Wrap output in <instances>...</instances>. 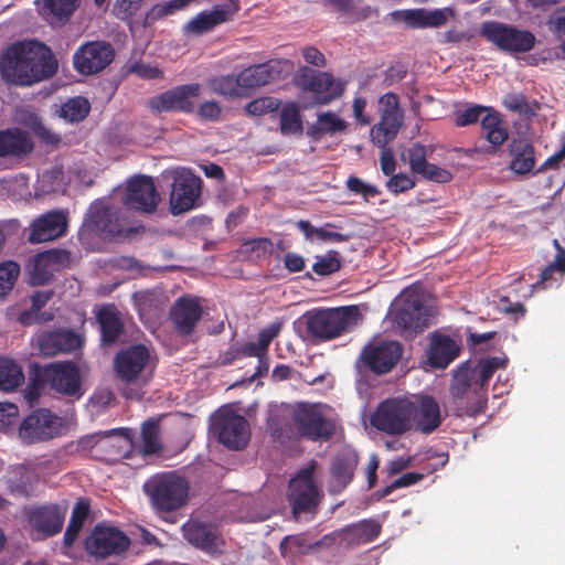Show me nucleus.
Listing matches in <instances>:
<instances>
[{
  "label": "nucleus",
  "instance_id": "nucleus-1",
  "mask_svg": "<svg viewBox=\"0 0 565 565\" xmlns=\"http://www.w3.org/2000/svg\"><path fill=\"white\" fill-rule=\"evenodd\" d=\"M58 63L52 50L36 40L12 44L2 55L0 71L14 85L31 86L54 76Z\"/></svg>",
  "mask_w": 565,
  "mask_h": 565
},
{
  "label": "nucleus",
  "instance_id": "nucleus-2",
  "mask_svg": "<svg viewBox=\"0 0 565 565\" xmlns=\"http://www.w3.org/2000/svg\"><path fill=\"white\" fill-rule=\"evenodd\" d=\"M138 232L125 212L104 202L94 203L78 231V241L87 250H102L106 242H117Z\"/></svg>",
  "mask_w": 565,
  "mask_h": 565
},
{
  "label": "nucleus",
  "instance_id": "nucleus-3",
  "mask_svg": "<svg viewBox=\"0 0 565 565\" xmlns=\"http://www.w3.org/2000/svg\"><path fill=\"white\" fill-rule=\"evenodd\" d=\"M142 490L158 514L179 511L186 507L190 499L189 481L174 470L152 475L143 483Z\"/></svg>",
  "mask_w": 565,
  "mask_h": 565
},
{
  "label": "nucleus",
  "instance_id": "nucleus-4",
  "mask_svg": "<svg viewBox=\"0 0 565 565\" xmlns=\"http://www.w3.org/2000/svg\"><path fill=\"white\" fill-rule=\"evenodd\" d=\"M449 404L457 417L476 416L486 411L487 390L479 387L475 371L468 362L461 363L452 374Z\"/></svg>",
  "mask_w": 565,
  "mask_h": 565
},
{
  "label": "nucleus",
  "instance_id": "nucleus-5",
  "mask_svg": "<svg viewBox=\"0 0 565 565\" xmlns=\"http://www.w3.org/2000/svg\"><path fill=\"white\" fill-rule=\"evenodd\" d=\"M361 318L356 306L313 309L307 311L301 321L308 337L318 341H329L341 337Z\"/></svg>",
  "mask_w": 565,
  "mask_h": 565
},
{
  "label": "nucleus",
  "instance_id": "nucleus-6",
  "mask_svg": "<svg viewBox=\"0 0 565 565\" xmlns=\"http://www.w3.org/2000/svg\"><path fill=\"white\" fill-rule=\"evenodd\" d=\"M415 417L416 403L408 398L391 397L377 405L371 424L387 435L401 436L413 428Z\"/></svg>",
  "mask_w": 565,
  "mask_h": 565
},
{
  "label": "nucleus",
  "instance_id": "nucleus-7",
  "mask_svg": "<svg viewBox=\"0 0 565 565\" xmlns=\"http://www.w3.org/2000/svg\"><path fill=\"white\" fill-rule=\"evenodd\" d=\"M480 35L500 51L511 54L527 53L536 42L535 35L531 31L499 21L483 22Z\"/></svg>",
  "mask_w": 565,
  "mask_h": 565
},
{
  "label": "nucleus",
  "instance_id": "nucleus-8",
  "mask_svg": "<svg viewBox=\"0 0 565 565\" xmlns=\"http://www.w3.org/2000/svg\"><path fill=\"white\" fill-rule=\"evenodd\" d=\"M202 192V179L189 169L172 172V184L169 198L170 212L179 215L199 205Z\"/></svg>",
  "mask_w": 565,
  "mask_h": 565
},
{
  "label": "nucleus",
  "instance_id": "nucleus-9",
  "mask_svg": "<svg viewBox=\"0 0 565 565\" xmlns=\"http://www.w3.org/2000/svg\"><path fill=\"white\" fill-rule=\"evenodd\" d=\"M129 545L130 541L121 530L105 523L96 524L84 541L86 552L98 559L120 555Z\"/></svg>",
  "mask_w": 565,
  "mask_h": 565
},
{
  "label": "nucleus",
  "instance_id": "nucleus-10",
  "mask_svg": "<svg viewBox=\"0 0 565 565\" xmlns=\"http://www.w3.org/2000/svg\"><path fill=\"white\" fill-rule=\"evenodd\" d=\"M212 430L217 440L231 450H243L250 438L247 419L233 411L217 412L213 417Z\"/></svg>",
  "mask_w": 565,
  "mask_h": 565
},
{
  "label": "nucleus",
  "instance_id": "nucleus-11",
  "mask_svg": "<svg viewBox=\"0 0 565 565\" xmlns=\"http://www.w3.org/2000/svg\"><path fill=\"white\" fill-rule=\"evenodd\" d=\"M315 465L302 469L289 484L288 500L294 516L298 520L301 514H315L320 501V494L313 480Z\"/></svg>",
  "mask_w": 565,
  "mask_h": 565
},
{
  "label": "nucleus",
  "instance_id": "nucleus-12",
  "mask_svg": "<svg viewBox=\"0 0 565 565\" xmlns=\"http://www.w3.org/2000/svg\"><path fill=\"white\" fill-rule=\"evenodd\" d=\"M200 94L201 85L199 83L184 84L149 98L147 107L154 115L172 111L190 114L194 110L192 98Z\"/></svg>",
  "mask_w": 565,
  "mask_h": 565
},
{
  "label": "nucleus",
  "instance_id": "nucleus-13",
  "mask_svg": "<svg viewBox=\"0 0 565 565\" xmlns=\"http://www.w3.org/2000/svg\"><path fill=\"white\" fill-rule=\"evenodd\" d=\"M292 422L298 433L312 441H327L335 430L332 420L326 418L318 408L306 403H300L294 408Z\"/></svg>",
  "mask_w": 565,
  "mask_h": 565
},
{
  "label": "nucleus",
  "instance_id": "nucleus-14",
  "mask_svg": "<svg viewBox=\"0 0 565 565\" xmlns=\"http://www.w3.org/2000/svg\"><path fill=\"white\" fill-rule=\"evenodd\" d=\"M62 431V420L49 409H39L23 419L19 427V438L32 445L55 438Z\"/></svg>",
  "mask_w": 565,
  "mask_h": 565
},
{
  "label": "nucleus",
  "instance_id": "nucleus-15",
  "mask_svg": "<svg viewBox=\"0 0 565 565\" xmlns=\"http://www.w3.org/2000/svg\"><path fill=\"white\" fill-rule=\"evenodd\" d=\"M150 361V351L143 344H132L119 350L114 358L116 377L126 385L138 382Z\"/></svg>",
  "mask_w": 565,
  "mask_h": 565
},
{
  "label": "nucleus",
  "instance_id": "nucleus-16",
  "mask_svg": "<svg viewBox=\"0 0 565 565\" xmlns=\"http://www.w3.org/2000/svg\"><path fill=\"white\" fill-rule=\"evenodd\" d=\"M113 45L105 41H92L82 45L73 55L74 67L83 75L105 70L115 58Z\"/></svg>",
  "mask_w": 565,
  "mask_h": 565
},
{
  "label": "nucleus",
  "instance_id": "nucleus-17",
  "mask_svg": "<svg viewBox=\"0 0 565 565\" xmlns=\"http://www.w3.org/2000/svg\"><path fill=\"white\" fill-rule=\"evenodd\" d=\"M160 200L153 179L138 175L129 181L122 202L128 209L149 214L156 211Z\"/></svg>",
  "mask_w": 565,
  "mask_h": 565
},
{
  "label": "nucleus",
  "instance_id": "nucleus-18",
  "mask_svg": "<svg viewBox=\"0 0 565 565\" xmlns=\"http://www.w3.org/2000/svg\"><path fill=\"white\" fill-rule=\"evenodd\" d=\"M135 430L129 427H118L108 430L98 431L95 459L98 460H116L117 458L126 459V450H134Z\"/></svg>",
  "mask_w": 565,
  "mask_h": 565
},
{
  "label": "nucleus",
  "instance_id": "nucleus-19",
  "mask_svg": "<svg viewBox=\"0 0 565 565\" xmlns=\"http://www.w3.org/2000/svg\"><path fill=\"white\" fill-rule=\"evenodd\" d=\"M183 537L194 547L210 554H221L224 540L215 524L190 519L182 525Z\"/></svg>",
  "mask_w": 565,
  "mask_h": 565
},
{
  "label": "nucleus",
  "instance_id": "nucleus-20",
  "mask_svg": "<svg viewBox=\"0 0 565 565\" xmlns=\"http://www.w3.org/2000/svg\"><path fill=\"white\" fill-rule=\"evenodd\" d=\"M403 354L398 341H383L367 344L361 354L364 364L374 374H386L396 365Z\"/></svg>",
  "mask_w": 565,
  "mask_h": 565
},
{
  "label": "nucleus",
  "instance_id": "nucleus-21",
  "mask_svg": "<svg viewBox=\"0 0 565 565\" xmlns=\"http://www.w3.org/2000/svg\"><path fill=\"white\" fill-rule=\"evenodd\" d=\"M288 60L274 58L241 72L243 88H256L285 78L291 72Z\"/></svg>",
  "mask_w": 565,
  "mask_h": 565
},
{
  "label": "nucleus",
  "instance_id": "nucleus-22",
  "mask_svg": "<svg viewBox=\"0 0 565 565\" xmlns=\"http://www.w3.org/2000/svg\"><path fill=\"white\" fill-rule=\"evenodd\" d=\"M68 215L63 211H50L35 217L28 231V241L40 244L61 237L67 230Z\"/></svg>",
  "mask_w": 565,
  "mask_h": 565
},
{
  "label": "nucleus",
  "instance_id": "nucleus-23",
  "mask_svg": "<svg viewBox=\"0 0 565 565\" xmlns=\"http://www.w3.org/2000/svg\"><path fill=\"white\" fill-rule=\"evenodd\" d=\"M44 382L50 383L51 387L57 392L70 394L71 362H55L44 367L42 379H34L28 388L26 398L30 404H33L40 396Z\"/></svg>",
  "mask_w": 565,
  "mask_h": 565
},
{
  "label": "nucleus",
  "instance_id": "nucleus-24",
  "mask_svg": "<svg viewBox=\"0 0 565 565\" xmlns=\"http://www.w3.org/2000/svg\"><path fill=\"white\" fill-rule=\"evenodd\" d=\"M203 309L195 298L180 297L170 308L169 318L175 332L182 337L191 335L201 320Z\"/></svg>",
  "mask_w": 565,
  "mask_h": 565
},
{
  "label": "nucleus",
  "instance_id": "nucleus-25",
  "mask_svg": "<svg viewBox=\"0 0 565 565\" xmlns=\"http://www.w3.org/2000/svg\"><path fill=\"white\" fill-rule=\"evenodd\" d=\"M28 522L32 535L38 539H46L61 532L64 523V514L56 505H42L28 512Z\"/></svg>",
  "mask_w": 565,
  "mask_h": 565
},
{
  "label": "nucleus",
  "instance_id": "nucleus-26",
  "mask_svg": "<svg viewBox=\"0 0 565 565\" xmlns=\"http://www.w3.org/2000/svg\"><path fill=\"white\" fill-rule=\"evenodd\" d=\"M460 352L461 343L459 340L435 331L429 339L427 363L434 369L444 370L460 355Z\"/></svg>",
  "mask_w": 565,
  "mask_h": 565
},
{
  "label": "nucleus",
  "instance_id": "nucleus-27",
  "mask_svg": "<svg viewBox=\"0 0 565 565\" xmlns=\"http://www.w3.org/2000/svg\"><path fill=\"white\" fill-rule=\"evenodd\" d=\"M359 465V456L353 450H342L333 459L330 467L328 490L332 494L342 492L353 480Z\"/></svg>",
  "mask_w": 565,
  "mask_h": 565
},
{
  "label": "nucleus",
  "instance_id": "nucleus-28",
  "mask_svg": "<svg viewBox=\"0 0 565 565\" xmlns=\"http://www.w3.org/2000/svg\"><path fill=\"white\" fill-rule=\"evenodd\" d=\"M382 524L375 519H364L340 529L341 548H352L376 540Z\"/></svg>",
  "mask_w": 565,
  "mask_h": 565
},
{
  "label": "nucleus",
  "instance_id": "nucleus-29",
  "mask_svg": "<svg viewBox=\"0 0 565 565\" xmlns=\"http://www.w3.org/2000/svg\"><path fill=\"white\" fill-rule=\"evenodd\" d=\"M140 443L135 440L134 450L127 448L126 459L134 458L136 455L142 457H150L163 451L161 441V427L159 419L149 418L141 424L140 427Z\"/></svg>",
  "mask_w": 565,
  "mask_h": 565
},
{
  "label": "nucleus",
  "instance_id": "nucleus-30",
  "mask_svg": "<svg viewBox=\"0 0 565 565\" xmlns=\"http://www.w3.org/2000/svg\"><path fill=\"white\" fill-rule=\"evenodd\" d=\"M395 15H401L403 21L413 29L439 28L445 25L454 11L450 8L444 9H412L401 12H395Z\"/></svg>",
  "mask_w": 565,
  "mask_h": 565
},
{
  "label": "nucleus",
  "instance_id": "nucleus-31",
  "mask_svg": "<svg viewBox=\"0 0 565 565\" xmlns=\"http://www.w3.org/2000/svg\"><path fill=\"white\" fill-rule=\"evenodd\" d=\"M509 156L511 157L509 169L515 174H527L535 167V150L526 138H513L509 143Z\"/></svg>",
  "mask_w": 565,
  "mask_h": 565
},
{
  "label": "nucleus",
  "instance_id": "nucleus-32",
  "mask_svg": "<svg viewBox=\"0 0 565 565\" xmlns=\"http://www.w3.org/2000/svg\"><path fill=\"white\" fill-rule=\"evenodd\" d=\"M443 423L438 402L429 395H424L416 404L415 429L423 434L434 433Z\"/></svg>",
  "mask_w": 565,
  "mask_h": 565
},
{
  "label": "nucleus",
  "instance_id": "nucleus-33",
  "mask_svg": "<svg viewBox=\"0 0 565 565\" xmlns=\"http://www.w3.org/2000/svg\"><path fill=\"white\" fill-rule=\"evenodd\" d=\"M30 135L19 128L0 131V157H24L33 150Z\"/></svg>",
  "mask_w": 565,
  "mask_h": 565
},
{
  "label": "nucleus",
  "instance_id": "nucleus-34",
  "mask_svg": "<svg viewBox=\"0 0 565 565\" xmlns=\"http://www.w3.org/2000/svg\"><path fill=\"white\" fill-rule=\"evenodd\" d=\"M309 92L315 94L312 105H328L343 95L344 85L335 83L330 73L317 71Z\"/></svg>",
  "mask_w": 565,
  "mask_h": 565
},
{
  "label": "nucleus",
  "instance_id": "nucleus-35",
  "mask_svg": "<svg viewBox=\"0 0 565 565\" xmlns=\"http://www.w3.org/2000/svg\"><path fill=\"white\" fill-rule=\"evenodd\" d=\"M481 128L486 140L495 150L509 139V129L503 116L498 110L489 107L488 111L481 118Z\"/></svg>",
  "mask_w": 565,
  "mask_h": 565
},
{
  "label": "nucleus",
  "instance_id": "nucleus-36",
  "mask_svg": "<svg viewBox=\"0 0 565 565\" xmlns=\"http://www.w3.org/2000/svg\"><path fill=\"white\" fill-rule=\"evenodd\" d=\"M67 260L68 253L66 250H52L36 255L31 271L32 284H45L52 276L55 266Z\"/></svg>",
  "mask_w": 565,
  "mask_h": 565
},
{
  "label": "nucleus",
  "instance_id": "nucleus-37",
  "mask_svg": "<svg viewBox=\"0 0 565 565\" xmlns=\"http://www.w3.org/2000/svg\"><path fill=\"white\" fill-rule=\"evenodd\" d=\"M425 311V307L417 300L399 309L394 319L403 330L418 333L428 327Z\"/></svg>",
  "mask_w": 565,
  "mask_h": 565
},
{
  "label": "nucleus",
  "instance_id": "nucleus-38",
  "mask_svg": "<svg viewBox=\"0 0 565 565\" xmlns=\"http://www.w3.org/2000/svg\"><path fill=\"white\" fill-rule=\"evenodd\" d=\"M231 17L230 9L224 6H215L211 11H202L185 26V30L202 34L213 30L216 25L226 22Z\"/></svg>",
  "mask_w": 565,
  "mask_h": 565
},
{
  "label": "nucleus",
  "instance_id": "nucleus-39",
  "mask_svg": "<svg viewBox=\"0 0 565 565\" xmlns=\"http://www.w3.org/2000/svg\"><path fill=\"white\" fill-rule=\"evenodd\" d=\"M97 321L104 344L115 343L124 331L119 312L114 306L103 307L97 313Z\"/></svg>",
  "mask_w": 565,
  "mask_h": 565
},
{
  "label": "nucleus",
  "instance_id": "nucleus-40",
  "mask_svg": "<svg viewBox=\"0 0 565 565\" xmlns=\"http://www.w3.org/2000/svg\"><path fill=\"white\" fill-rule=\"evenodd\" d=\"M38 348L42 355L54 356L71 350V330L44 332L36 338Z\"/></svg>",
  "mask_w": 565,
  "mask_h": 565
},
{
  "label": "nucleus",
  "instance_id": "nucleus-41",
  "mask_svg": "<svg viewBox=\"0 0 565 565\" xmlns=\"http://www.w3.org/2000/svg\"><path fill=\"white\" fill-rule=\"evenodd\" d=\"M279 551L282 558L294 564L300 556L311 554L312 546L307 534L300 533L285 536L279 544Z\"/></svg>",
  "mask_w": 565,
  "mask_h": 565
},
{
  "label": "nucleus",
  "instance_id": "nucleus-42",
  "mask_svg": "<svg viewBox=\"0 0 565 565\" xmlns=\"http://www.w3.org/2000/svg\"><path fill=\"white\" fill-rule=\"evenodd\" d=\"M39 12L50 25L62 26L71 18V0H43Z\"/></svg>",
  "mask_w": 565,
  "mask_h": 565
},
{
  "label": "nucleus",
  "instance_id": "nucleus-43",
  "mask_svg": "<svg viewBox=\"0 0 565 565\" xmlns=\"http://www.w3.org/2000/svg\"><path fill=\"white\" fill-rule=\"evenodd\" d=\"M347 128V122L332 111H326L318 115L317 122L308 128L307 134L313 139L319 140L324 135H333Z\"/></svg>",
  "mask_w": 565,
  "mask_h": 565
},
{
  "label": "nucleus",
  "instance_id": "nucleus-44",
  "mask_svg": "<svg viewBox=\"0 0 565 565\" xmlns=\"http://www.w3.org/2000/svg\"><path fill=\"white\" fill-rule=\"evenodd\" d=\"M35 479L34 470L30 466L19 465L10 471L8 482L11 492L19 495H29Z\"/></svg>",
  "mask_w": 565,
  "mask_h": 565
},
{
  "label": "nucleus",
  "instance_id": "nucleus-45",
  "mask_svg": "<svg viewBox=\"0 0 565 565\" xmlns=\"http://www.w3.org/2000/svg\"><path fill=\"white\" fill-rule=\"evenodd\" d=\"M24 382V374L21 365L9 358H0V390L4 392L14 391Z\"/></svg>",
  "mask_w": 565,
  "mask_h": 565
},
{
  "label": "nucleus",
  "instance_id": "nucleus-46",
  "mask_svg": "<svg viewBox=\"0 0 565 565\" xmlns=\"http://www.w3.org/2000/svg\"><path fill=\"white\" fill-rule=\"evenodd\" d=\"M96 520V514L92 510V500L87 497H81L73 505V541L79 535L86 524Z\"/></svg>",
  "mask_w": 565,
  "mask_h": 565
},
{
  "label": "nucleus",
  "instance_id": "nucleus-47",
  "mask_svg": "<svg viewBox=\"0 0 565 565\" xmlns=\"http://www.w3.org/2000/svg\"><path fill=\"white\" fill-rule=\"evenodd\" d=\"M300 109L296 103H287L280 110V131L282 135H294L302 131Z\"/></svg>",
  "mask_w": 565,
  "mask_h": 565
},
{
  "label": "nucleus",
  "instance_id": "nucleus-48",
  "mask_svg": "<svg viewBox=\"0 0 565 565\" xmlns=\"http://www.w3.org/2000/svg\"><path fill=\"white\" fill-rule=\"evenodd\" d=\"M64 178L65 177H64L62 168L54 167L41 175V178L39 180L38 190L42 194L64 193L65 192Z\"/></svg>",
  "mask_w": 565,
  "mask_h": 565
},
{
  "label": "nucleus",
  "instance_id": "nucleus-49",
  "mask_svg": "<svg viewBox=\"0 0 565 565\" xmlns=\"http://www.w3.org/2000/svg\"><path fill=\"white\" fill-rule=\"evenodd\" d=\"M210 86L216 94L230 97L238 96L243 88L241 73L237 76L228 74L214 77L210 81Z\"/></svg>",
  "mask_w": 565,
  "mask_h": 565
},
{
  "label": "nucleus",
  "instance_id": "nucleus-50",
  "mask_svg": "<svg viewBox=\"0 0 565 565\" xmlns=\"http://www.w3.org/2000/svg\"><path fill=\"white\" fill-rule=\"evenodd\" d=\"M504 366V360L500 358H489L480 360L476 367H472L476 374V382L481 390H486L494 372Z\"/></svg>",
  "mask_w": 565,
  "mask_h": 565
},
{
  "label": "nucleus",
  "instance_id": "nucleus-51",
  "mask_svg": "<svg viewBox=\"0 0 565 565\" xmlns=\"http://www.w3.org/2000/svg\"><path fill=\"white\" fill-rule=\"evenodd\" d=\"M341 268L340 253L328 250L324 255L317 256L312 270L319 276H328L337 273Z\"/></svg>",
  "mask_w": 565,
  "mask_h": 565
},
{
  "label": "nucleus",
  "instance_id": "nucleus-52",
  "mask_svg": "<svg viewBox=\"0 0 565 565\" xmlns=\"http://www.w3.org/2000/svg\"><path fill=\"white\" fill-rule=\"evenodd\" d=\"M20 274V266L13 260L0 264V296L7 295L12 288Z\"/></svg>",
  "mask_w": 565,
  "mask_h": 565
},
{
  "label": "nucleus",
  "instance_id": "nucleus-53",
  "mask_svg": "<svg viewBox=\"0 0 565 565\" xmlns=\"http://www.w3.org/2000/svg\"><path fill=\"white\" fill-rule=\"evenodd\" d=\"M280 104L278 98L265 96L249 102L246 105V111L252 116H264L278 110Z\"/></svg>",
  "mask_w": 565,
  "mask_h": 565
},
{
  "label": "nucleus",
  "instance_id": "nucleus-54",
  "mask_svg": "<svg viewBox=\"0 0 565 565\" xmlns=\"http://www.w3.org/2000/svg\"><path fill=\"white\" fill-rule=\"evenodd\" d=\"M489 107L482 105H471L462 110L455 113V122L458 127H466L469 125L481 122V118L488 111Z\"/></svg>",
  "mask_w": 565,
  "mask_h": 565
},
{
  "label": "nucleus",
  "instance_id": "nucleus-55",
  "mask_svg": "<svg viewBox=\"0 0 565 565\" xmlns=\"http://www.w3.org/2000/svg\"><path fill=\"white\" fill-rule=\"evenodd\" d=\"M416 174L437 183H447L454 178L450 171L430 162H427Z\"/></svg>",
  "mask_w": 565,
  "mask_h": 565
},
{
  "label": "nucleus",
  "instance_id": "nucleus-56",
  "mask_svg": "<svg viewBox=\"0 0 565 565\" xmlns=\"http://www.w3.org/2000/svg\"><path fill=\"white\" fill-rule=\"evenodd\" d=\"M415 185V178L407 173L394 174L386 182V189L395 195L412 190Z\"/></svg>",
  "mask_w": 565,
  "mask_h": 565
},
{
  "label": "nucleus",
  "instance_id": "nucleus-57",
  "mask_svg": "<svg viewBox=\"0 0 565 565\" xmlns=\"http://www.w3.org/2000/svg\"><path fill=\"white\" fill-rule=\"evenodd\" d=\"M142 0H116L113 13L117 19L130 21L137 13Z\"/></svg>",
  "mask_w": 565,
  "mask_h": 565
},
{
  "label": "nucleus",
  "instance_id": "nucleus-58",
  "mask_svg": "<svg viewBox=\"0 0 565 565\" xmlns=\"http://www.w3.org/2000/svg\"><path fill=\"white\" fill-rule=\"evenodd\" d=\"M126 72L136 74L142 79H156L163 77V72L159 67L152 66L142 61L134 62L126 68Z\"/></svg>",
  "mask_w": 565,
  "mask_h": 565
},
{
  "label": "nucleus",
  "instance_id": "nucleus-59",
  "mask_svg": "<svg viewBox=\"0 0 565 565\" xmlns=\"http://www.w3.org/2000/svg\"><path fill=\"white\" fill-rule=\"evenodd\" d=\"M345 184L351 192L361 194L365 201H367L369 198H374L380 194V191L375 185L367 184L354 175L349 177Z\"/></svg>",
  "mask_w": 565,
  "mask_h": 565
},
{
  "label": "nucleus",
  "instance_id": "nucleus-60",
  "mask_svg": "<svg viewBox=\"0 0 565 565\" xmlns=\"http://www.w3.org/2000/svg\"><path fill=\"white\" fill-rule=\"evenodd\" d=\"M503 106L519 114H530L532 109L527 103V99L522 93H510L507 94L503 98Z\"/></svg>",
  "mask_w": 565,
  "mask_h": 565
},
{
  "label": "nucleus",
  "instance_id": "nucleus-61",
  "mask_svg": "<svg viewBox=\"0 0 565 565\" xmlns=\"http://www.w3.org/2000/svg\"><path fill=\"white\" fill-rule=\"evenodd\" d=\"M411 170L417 173L427 161V149L420 142H415L408 150Z\"/></svg>",
  "mask_w": 565,
  "mask_h": 565
},
{
  "label": "nucleus",
  "instance_id": "nucleus-62",
  "mask_svg": "<svg viewBox=\"0 0 565 565\" xmlns=\"http://www.w3.org/2000/svg\"><path fill=\"white\" fill-rule=\"evenodd\" d=\"M339 226L334 223H326L323 226L319 227L318 239L332 243L348 242L351 235L334 231Z\"/></svg>",
  "mask_w": 565,
  "mask_h": 565
},
{
  "label": "nucleus",
  "instance_id": "nucleus-63",
  "mask_svg": "<svg viewBox=\"0 0 565 565\" xmlns=\"http://www.w3.org/2000/svg\"><path fill=\"white\" fill-rule=\"evenodd\" d=\"M424 478L423 473L419 472H406L399 478L395 479L391 484L383 489L382 495L386 497L391 494L395 489L405 488L413 486Z\"/></svg>",
  "mask_w": 565,
  "mask_h": 565
},
{
  "label": "nucleus",
  "instance_id": "nucleus-64",
  "mask_svg": "<svg viewBox=\"0 0 565 565\" xmlns=\"http://www.w3.org/2000/svg\"><path fill=\"white\" fill-rule=\"evenodd\" d=\"M554 32L561 41L559 49L565 53V7L556 10L551 18Z\"/></svg>",
  "mask_w": 565,
  "mask_h": 565
}]
</instances>
